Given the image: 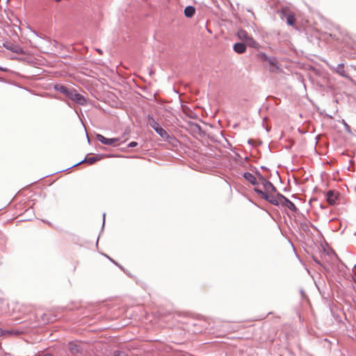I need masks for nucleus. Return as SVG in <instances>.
<instances>
[{
  "label": "nucleus",
  "mask_w": 356,
  "mask_h": 356,
  "mask_svg": "<svg viewBox=\"0 0 356 356\" xmlns=\"http://www.w3.org/2000/svg\"><path fill=\"white\" fill-rule=\"evenodd\" d=\"M236 35L239 40L244 41L250 47L259 49L260 44L246 31L239 29Z\"/></svg>",
  "instance_id": "obj_1"
},
{
  "label": "nucleus",
  "mask_w": 356,
  "mask_h": 356,
  "mask_svg": "<svg viewBox=\"0 0 356 356\" xmlns=\"http://www.w3.org/2000/svg\"><path fill=\"white\" fill-rule=\"evenodd\" d=\"M148 124L154 129V131L165 140H167L170 136L168 132L163 129L160 124L155 120V119L149 115L148 116Z\"/></svg>",
  "instance_id": "obj_2"
},
{
  "label": "nucleus",
  "mask_w": 356,
  "mask_h": 356,
  "mask_svg": "<svg viewBox=\"0 0 356 356\" xmlns=\"http://www.w3.org/2000/svg\"><path fill=\"white\" fill-rule=\"evenodd\" d=\"M254 191L259 196L273 205L277 206L281 204L282 200L278 197V195L275 197L273 195L267 194L266 192H264L259 187H255Z\"/></svg>",
  "instance_id": "obj_3"
},
{
  "label": "nucleus",
  "mask_w": 356,
  "mask_h": 356,
  "mask_svg": "<svg viewBox=\"0 0 356 356\" xmlns=\"http://www.w3.org/2000/svg\"><path fill=\"white\" fill-rule=\"evenodd\" d=\"M3 46L8 50L16 53L19 55H25L26 52L19 45L12 43L10 42H6Z\"/></svg>",
  "instance_id": "obj_4"
},
{
  "label": "nucleus",
  "mask_w": 356,
  "mask_h": 356,
  "mask_svg": "<svg viewBox=\"0 0 356 356\" xmlns=\"http://www.w3.org/2000/svg\"><path fill=\"white\" fill-rule=\"evenodd\" d=\"M67 97L80 105H84L86 103L85 97L81 94L78 93L77 91L74 88L71 90Z\"/></svg>",
  "instance_id": "obj_5"
},
{
  "label": "nucleus",
  "mask_w": 356,
  "mask_h": 356,
  "mask_svg": "<svg viewBox=\"0 0 356 356\" xmlns=\"http://www.w3.org/2000/svg\"><path fill=\"white\" fill-rule=\"evenodd\" d=\"M278 197L282 200L281 204L287 207L293 212L298 211V208L296 207V205L291 200H289L288 198L284 196L282 194L278 193Z\"/></svg>",
  "instance_id": "obj_6"
},
{
  "label": "nucleus",
  "mask_w": 356,
  "mask_h": 356,
  "mask_svg": "<svg viewBox=\"0 0 356 356\" xmlns=\"http://www.w3.org/2000/svg\"><path fill=\"white\" fill-rule=\"evenodd\" d=\"M243 177L252 185L259 188V183L257 181V177L253 174L248 172H245L243 174Z\"/></svg>",
  "instance_id": "obj_7"
},
{
  "label": "nucleus",
  "mask_w": 356,
  "mask_h": 356,
  "mask_svg": "<svg viewBox=\"0 0 356 356\" xmlns=\"http://www.w3.org/2000/svg\"><path fill=\"white\" fill-rule=\"evenodd\" d=\"M54 88L55 89V90L63 94L67 97H68L71 90L72 89V88H67L63 85H61V84H56L54 86Z\"/></svg>",
  "instance_id": "obj_8"
},
{
  "label": "nucleus",
  "mask_w": 356,
  "mask_h": 356,
  "mask_svg": "<svg viewBox=\"0 0 356 356\" xmlns=\"http://www.w3.org/2000/svg\"><path fill=\"white\" fill-rule=\"evenodd\" d=\"M337 195L338 193L334 191H329L327 193V201L330 205H333L336 203Z\"/></svg>",
  "instance_id": "obj_9"
},
{
  "label": "nucleus",
  "mask_w": 356,
  "mask_h": 356,
  "mask_svg": "<svg viewBox=\"0 0 356 356\" xmlns=\"http://www.w3.org/2000/svg\"><path fill=\"white\" fill-rule=\"evenodd\" d=\"M233 49L238 54H243L246 51V45L242 42H237L234 44Z\"/></svg>",
  "instance_id": "obj_10"
},
{
  "label": "nucleus",
  "mask_w": 356,
  "mask_h": 356,
  "mask_svg": "<svg viewBox=\"0 0 356 356\" xmlns=\"http://www.w3.org/2000/svg\"><path fill=\"white\" fill-rule=\"evenodd\" d=\"M195 13V7H193L192 6H186L184 9V15L188 18H191V17H193Z\"/></svg>",
  "instance_id": "obj_11"
},
{
  "label": "nucleus",
  "mask_w": 356,
  "mask_h": 356,
  "mask_svg": "<svg viewBox=\"0 0 356 356\" xmlns=\"http://www.w3.org/2000/svg\"><path fill=\"white\" fill-rule=\"evenodd\" d=\"M100 159H101L100 156L88 157V158H86L84 160H83L82 161L78 163L75 165L81 164V163H82L83 162H86V163H88L90 165H92V164L95 163L97 161H99Z\"/></svg>",
  "instance_id": "obj_12"
},
{
  "label": "nucleus",
  "mask_w": 356,
  "mask_h": 356,
  "mask_svg": "<svg viewBox=\"0 0 356 356\" xmlns=\"http://www.w3.org/2000/svg\"><path fill=\"white\" fill-rule=\"evenodd\" d=\"M277 189L271 182L266 183V187L264 188V192H266L267 194L270 193L276 192Z\"/></svg>",
  "instance_id": "obj_13"
},
{
  "label": "nucleus",
  "mask_w": 356,
  "mask_h": 356,
  "mask_svg": "<svg viewBox=\"0 0 356 356\" xmlns=\"http://www.w3.org/2000/svg\"><path fill=\"white\" fill-rule=\"evenodd\" d=\"M286 22L290 26H293L296 23V19L295 15L293 13H289L286 15Z\"/></svg>",
  "instance_id": "obj_14"
},
{
  "label": "nucleus",
  "mask_w": 356,
  "mask_h": 356,
  "mask_svg": "<svg viewBox=\"0 0 356 356\" xmlns=\"http://www.w3.org/2000/svg\"><path fill=\"white\" fill-rule=\"evenodd\" d=\"M335 70H336L337 73H338L341 76H344V77L346 76L343 64H342V63L339 64L337 66V67L335 68Z\"/></svg>",
  "instance_id": "obj_15"
},
{
  "label": "nucleus",
  "mask_w": 356,
  "mask_h": 356,
  "mask_svg": "<svg viewBox=\"0 0 356 356\" xmlns=\"http://www.w3.org/2000/svg\"><path fill=\"white\" fill-rule=\"evenodd\" d=\"M120 138H108V143L107 145H111L113 147H116L120 145Z\"/></svg>",
  "instance_id": "obj_16"
},
{
  "label": "nucleus",
  "mask_w": 356,
  "mask_h": 356,
  "mask_svg": "<svg viewBox=\"0 0 356 356\" xmlns=\"http://www.w3.org/2000/svg\"><path fill=\"white\" fill-rule=\"evenodd\" d=\"M96 138L102 143H103L104 145H108V138L104 137V136H102L101 134H97Z\"/></svg>",
  "instance_id": "obj_17"
},
{
  "label": "nucleus",
  "mask_w": 356,
  "mask_h": 356,
  "mask_svg": "<svg viewBox=\"0 0 356 356\" xmlns=\"http://www.w3.org/2000/svg\"><path fill=\"white\" fill-rule=\"evenodd\" d=\"M267 61L271 66L275 67L277 69L279 68V67L277 66V60L275 57H269Z\"/></svg>",
  "instance_id": "obj_18"
},
{
  "label": "nucleus",
  "mask_w": 356,
  "mask_h": 356,
  "mask_svg": "<svg viewBox=\"0 0 356 356\" xmlns=\"http://www.w3.org/2000/svg\"><path fill=\"white\" fill-rule=\"evenodd\" d=\"M270 181L268 180H264L262 182L259 183V188H261L263 191H264V188L266 187V183H269Z\"/></svg>",
  "instance_id": "obj_19"
},
{
  "label": "nucleus",
  "mask_w": 356,
  "mask_h": 356,
  "mask_svg": "<svg viewBox=\"0 0 356 356\" xmlns=\"http://www.w3.org/2000/svg\"><path fill=\"white\" fill-rule=\"evenodd\" d=\"M259 56L263 60H267L269 58V57L264 53L260 54Z\"/></svg>",
  "instance_id": "obj_20"
},
{
  "label": "nucleus",
  "mask_w": 356,
  "mask_h": 356,
  "mask_svg": "<svg viewBox=\"0 0 356 356\" xmlns=\"http://www.w3.org/2000/svg\"><path fill=\"white\" fill-rule=\"evenodd\" d=\"M257 175L258 177V182H262L263 181L266 180V179L261 175V173L258 172L257 173Z\"/></svg>",
  "instance_id": "obj_21"
},
{
  "label": "nucleus",
  "mask_w": 356,
  "mask_h": 356,
  "mask_svg": "<svg viewBox=\"0 0 356 356\" xmlns=\"http://www.w3.org/2000/svg\"><path fill=\"white\" fill-rule=\"evenodd\" d=\"M114 356H128L125 353L121 351H115Z\"/></svg>",
  "instance_id": "obj_22"
},
{
  "label": "nucleus",
  "mask_w": 356,
  "mask_h": 356,
  "mask_svg": "<svg viewBox=\"0 0 356 356\" xmlns=\"http://www.w3.org/2000/svg\"><path fill=\"white\" fill-rule=\"evenodd\" d=\"M70 350L72 353H76L79 351V348L76 345H70Z\"/></svg>",
  "instance_id": "obj_23"
},
{
  "label": "nucleus",
  "mask_w": 356,
  "mask_h": 356,
  "mask_svg": "<svg viewBox=\"0 0 356 356\" xmlns=\"http://www.w3.org/2000/svg\"><path fill=\"white\" fill-rule=\"evenodd\" d=\"M138 145V143L132 141L128 144L129 147H135Z\"/></svg>",
  "instance_id": "obj_24"
},
{
  "label": "nucleus",
  "mask_w": 356,
  "mask_h": 356,
  "mask_svg": "<svg viewBox=\"0 0 356 356\" xmlns=\"http://www.w3.org/2000/svg\"><path fill=\"white\" fill-rule=\"evenodd\" d=\"M97 51L99 52L100 54H102V51L101 49H97Z\"/></svg>",
  "instance_id": "obj_25"
},
{
  "label": "nucleus",
  "mask_w": 356,
  "mask_h": 356,
  "mask_svg": "<svg viewBox=\"0 0 356 356\" xmlns=\"http://www.w3.org/2000/svg\"><path fill=\"white\" fill-rule=\"evenodd\" d=\"M43 356H53V355H51V354H45V355H44Z\"/></svg>",
  "instance_id": "obj_26"
},
{
  "label": "nucleus",
  "mask_w": 356,
  "mask_h": 356,
  "mask_svg": "<svg viewBox=\"0 0 356 356\" xmlns=\"http://www.w3.org/2000/svg\"><path fill=\"white\" fill-rule=\"evenodd\" d=\"M56 2H60L61 0H54Z\"/></svg>",
  "instance_id": "obj_27"
},
{
  "label": "nucleus",
  "mask_w": 356,
  "mask_h": 356,
  "mask_svg": "<svg viewBox=\"0 0 356 356\" xmlns=\"http://www.w3.org/2000/svg\"><path fill=\"white\" fill-rule=\"evenodd\" d=\"M0 70H2V71H6V70L2 69V68H1V67H0Z\"/></svg>",
  "instance_id": "obj_28"
}]
</instances>
